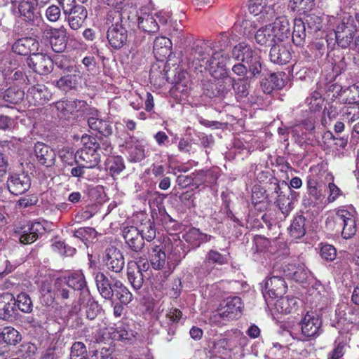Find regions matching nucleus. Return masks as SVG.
Segmentation results:
<instances>
[{
  "mask_svg": "<svg viewBox=\"0 0 359 359\" xmlns=\"http://www.w3.org/2000/svg\"><path fill=\"white\" fill-rule=\"evenodd\" d=\"M189 67L195 72H208L217 81L214 84L213 97L231 95L234 79L228 75L226 66L231 60L222 50H215L210 41H200L191 50Z\"/></svg>",
  "mask_w": 359,
  "mask_h": 359,
  "instance_id": "obj_1",
  "label": "nucleus"
},
{
  "mask_svg": "<svg viewBox=\"0 0 359 359\" xmlns=\"http://www.w3.org/2000/svg\"><path fill=\"white\" fill-rule=\"evenodd\" d=\"M123 13L118 9L109 11L107 15V24L109 25L107 38L111 46L118 49L127 41L128 32L122 25Z\"/></svg>",
  "mask_w": 359,
  "mask_h": 359,
  "instance_id": "obj_2",
  "label": "nucleus"
},
{
  "mask_svg": "<svg viewBox=\"0 0 359 359\" xmlns=\"http://www.w3.org/2000/svg\"><path fill=\"white\" fill-rule=\"evenodd\" d=\"M83 147L75 153V163L88 169L96 168L101 162L98 152L99 144L95 137L83 135L81 137Z\"/></svg>",
  "mask_w": 359,
  "mask_h": 359,
  "instance_id": "obj_3",
  "label": "nucleus"
},
{
  "mask_svg": "<svg viewBox=\"0 0 359 359\" xmlns=\"http://www.w3.org/2000/svg\"><path fill=\"white\" fill-rule=\"evenodd\" d=\"M282 268L278 264H275L271 276L265 281L262 293L268 305L272 304V300L283 296L286 292L287 285L282 277L284 276L283 270H280Z\"/></svg>",
  "mask_w": 359,
  "mask_h": 359,
  "instance_id": "obj_4",
  "label": "nucleus"
},
{
  "mask_svg": "<svg viewBox=\"0 0 359 359\" xmlns=\"http://www.w3.org/2000/svg\"><path fill=\"white\" fill-rule=\"evenodd\" d=\"M320 172L318 166L311 168V174L307 177L306 188L309 198L304 197L303 203L305 205L323 207L326 204L325 196L319 184L318 173Z\"/></svg>",
  "mask_w": 359,
  "mask_h": 359,
  "instance_id": "obj_5",
  "label": "nucleus"
},
{
  "mask_svg": "<svg viewBox=\"0 0 359 359\" xmlns=\"http://www.w3.org/2000/svg\"><path fill=\"white\" fill-rule=\"evenodd\" d=\"M87 108L83 100H60L53 106L52 111L60 119H70L79 116Z\"/></svg>",
  "mask_w": 359,
  "mask_h": 359,
  "instance_id": "obj_6",
  "label": "nucleus"
},
{
  "mask_svg": "<svg viewBox=\"0 0 359 359\" xmlns=\"http://www.w3.org/2000/svg\"><path fill=\"white\" fill-rule=\"evenodd\" d=\"M355 210L353 206L339 208L336 212L335 221L342 226L341 236L348 239L356 233Z\"/></svg>",
  "mask_w": 359,
  "mask_h": 359,
  "instance_id": "obj_7",
  "label": "nucleus"
},
{
  "mask_svg": "<svg viewBox=\"0 0 359 359\" xmlns=\"http://www.w3.org/2000/svg\"><path fill=\"white\" fill-rule=\"evenodd\" d=\"M356 31L355 19L349 14H345L334 31L336 41L342 48H347Z\"/></svg>",
  "mask_w": 359,
  "mask_h": 359,
  "instance_id": "obj_8",
  "label": "nucleus"
},
{
  "mask_svg": "<svg viewBox=\"0 0 359 359\" xmlns=\"http://www.w3.org/2000/svg\"><path fill=\"white\" fill-rule=\"evenodd\" d=\"M150 263L155 270L162 271L164 277H167L174 270L178 262L172 261L170 256H167L160 246L152 244Z\"/></svg>",
  "mask_w": 359,
  "mask_h": 359,
  "instance_id": "obj_9",
  "label": "nucleus"
},
{
  "mask_svg": "<svg viewBox=\"0 0 359 359\" xmlns=\"http://www.w3.org/2000/svg\"><path fill=\"white\" fill-rule=\"evenodd\" d=\"M43 35L48 40L54 52L62 53L66 49L68 35L67 29L63 25L58 28L47 26Z\"/></svg>",
  "mask_w": 359,
  "mask_h": 359,
  "instance_id": "obj_10",
  "label": "nucleus"
},
{
  "mask_svg": "<svg viewBox=\"0 0 359 359\" xmlns=\"http://www.w3.org/2000/svg\"><path fill=\"white\" fill-rule=\"evenodd\" d=\"M243 308V304L239 297H229L221 303L218 315L226 320L237 319L241 316Z\"/></svg>",
  "mask_w": 359,
  "mask_h": 359,
  "instance_id": "obj_11",
  "label": "nucleus"
},
{
  "mask_svg": "<svg viewBox=\"0 0 359 359\" xmlns=\"http://www.w3.org/2000/svg\"><path fill=\"white\" fill-rule=\"evenodd\" d=\"M45 232V225L40 222H28L27 224L18 228L16 231L20 242L23 244L34 243Z\"/></svg>",
  "mask_w": 359,
  "mask_h": 359,
  "instance_id": "obj_12",
  "label": "nucleus"
},
{
  "mask_svg": "<svg viewBox=\"0 0 359 359\" xmlns=\"http://www.w3.org/2000/svg\"><path fill=\"white\" fill-rule=\"evenodd\" d=\"M332 297L329 286L323 285L318 280L309 290V300L314 303L316 306H319L320 309L330 303Z\"/></svg>",
  "mask_w": 359,
  "mask_h": 359,
  "instance_id": "obj_13",
  "label": "nucleus"
},
{
  "mask_svg": "<svg viewBox=\"0 0 359 359\" xmlns=\"http://www.w3.org/2000/svg\"><path fill=\"white\" fill-rule=\"evenodd\" d=\"M67 72L71 73L67 76L61 77L56 81V86L64 91L76 88L80 79H81L85 73L82 71L80 65H69L65 69Z\"/></svg>",
  "mask_w": 359,
  "mask_h": 359,
  "instance_id": "obj_14",
  "label": "nucleus"
},
{
  "mask_svg": "<svg viewBox=\"0 0 359 359\" xmlns=\"http://www.w3.org/2000/svg\"><path fill=\"white\" fill-rule=\"evenodd\" d=\"M33 155L38 164L46 168L55 165L56 154L47 144L38 142L34 146Z\"/></svg>",
  "mask_w": 359,
  "mask_h": 359,
  "instance_id": "obj_15",
  "label": "nucleus"
},
{
  "mask_svg": "<svg viewBox=\"0 0 359 359\" xmlns=\"http://www.w3.org/2000/svg\"><path fill=\"white\" fill-rule=\"evenodd\" d=\"M27 62L31 69L41 75L49 74L53 68L51 58L44 53L36 52L32 54L27 58Z\"/></svg>",
  "mask_w": 359,
  "mask_h": 359,
  "instance_id": "obj_16",
  "label": "nucleus"
},
{
  "mask_svg": "<svg viewBox=\"0 0 359 359\" xmlns=\"http://www.w3.org/2000/svg\"><path fill=\"white\" fill-rule=\"evenodd\" d=\"M7 187L13 195H20L27 191L31 187V180L28 175L11 173L7 180Z\"/></svg>",
  "mask_w": 359,
  "mask_h": 359,
  "instance_id": "obj_17",
  "label": "nucleus"
},
{
  "mask_svg": "<svg viewBox=\"0 0 359 359\" xmlns=\"http://www.w3.org/2000/svg\"><path fill=\"white\" fill-rule=\"evenodd\" d=\"M301 330L305 339L318 336L320 332L322 321L316 313L307 312L300 322Z\"/></svg>",
  "mask_w": 359,
  "mask_h": 359,
  "instance_id": "obj_18",
  "label": "nucleus"
},
{
  "mask_svg": "<svg viewBox=\"0 0 359 359\" xmlns=\"http://www.w3.org/2000/svg\"><path fill=\"white\" fill-rule=\"evenodd\" d=\"M72 30H78L83 27L88 17V11L85 6L76 4L63 13Z\"/></svg>",
  "mask_w": 359,
  "mask_h": 359,
  "instance_id": "obj_19",
  "label": "nucleus"
},
{
  "mask_svg": "<svg viewBox=\"0 0 359 359\" xmlns=\"http://www.w3.org/2000/svg\"><path fill=\"white\" fill-rule=\"evenodd\" d=\"M104 266L111 271L121 272L125 265L123 256L121 251L114 247H109L105 250L103 257Z\"/></svg>",
  "mask_w": 359,
  "mask_h": 359,
  "instance_id": "obj_20",
  "label": "nucleus"
},
{
  "mask_svg": "<svg viewBox=\"0 0 359 359\" xmlns=\"http://www.w3.org/2000/svg\"><path fill=\"white\" fill-rule=\"evenodd\" d=\"M283 274L288 278L302 283L309 281L312 278L311 273L304 264L285 265L283 267Z\"/></svg>",
  "mask_w": 359,
  "mask_h": 359,
  "instance_id": "obj_21",
  "label": "nucleus"
},
{
  "mask_svg": "<svg viewBox=\"0 0 359 359\" xmlns=\"http://www.w3.org/2000/svg\"><path fill=\"white\" fill-rule=\"evenodd\" d=\"M123 147L128 154V160L131 162H140L145 158V149L140 141L134 137L126 140Z\"/></svg>",
  "mask_w": 359,
  "mask_h": 359,
  "instance_id": "obj_22",
  "label": "nucleus"
},
{
  "mask_svg": "<svg viewBox=\"0 0 359 359\" xmlns=\"http://www.w3.org/2000/svg\"><path fill=\"white\" fill-rule=\"evenodd\" d=\"M122 235L126 244L133 251L138 252L143 248L144 241L138 228L134 226L124 227Z\"/></svg>",
  "mask_w": 359,
  "mask_h": 359,
  "instance_id": "obj_23",
  "label": "nucleus"
},
{
  "mask_svg": "<svg viewBox=\"0 0 359 359\" xmlns=\"http://www.w3.org/2000/svg\"><path fill=\"white\" fill-rule=\"evenodd\" d=\"M269 57L271 61L274 64H286L292 57L290 48L282 42L276 43L271 48Z\"/></svg>",
  "mask_w": 359,
  "mask_h": 359,
  "instance_id": "obj_24",
  "label": "nucleus"
},
{
  "mask_svg": "<svg viewBox=\"0 0 359 359\" xmlns=\"http://www.w3.org/2000/svg\"><path fill=\"white\" fill-rule=\"evenodd\" d=\"M39 47V41L34 38L25 37L18 39L13 45L12 49L14 53L27 55L35 53Z\"/></svg>",
  "mask_w": 359,
  "mask_h": 359,
  "instance_id": "obj_25",
  "label": "nucleus"
},
{
  "mask_svg": "<svg viewBox=\"0 0 359 359\" xmlns=\"http://www.w3.org/2000/svg\"><path fill=\"white\" fill-rule=\"evenodd\" d=\"M137 22L139 29L151 34L158 32L159 27L152 14L146 12V9L137 13Z\"/></svg>",
  "mask_w": 359,
  "mask_h": 359,
  "instance_id": "obj_26",
  "label": "nucleus"
},
{
  "mask_svg": "<svg viewBox=\"0 0 359 359\" xmlns=\"http://www.w3.org/2000/svg\"><path fill=\"white\" fill-rule=\"evenodd\" d=\"M269 25L278 42H283L290 34L289 20L284 16L277 18L273 23Z\"/></svg>",
  "mask_w": 359,
  "mask_h": 359,
  "instance_id": "obj_27",
  "label": "nucleus"
},
{
  "mask_svg": "<svg viewBox=\"0 0 359 359\" xmlns=\"http://www.w3.org/2000/svg\"><path fill=\"white\" fill-rule=\"evenodd\" d=\"M4 105L6 107H13L12 105L19 104L25 97V92L17 86L8 88L0 95Z\"/></svg>",
  "mask_w": 359,
  "mask_h": 359,
  "instance_id": "obj_28",
  "label": "nucleus"
},
{
  "mask_svg": "<svg viewBox=\"0 0 359 359\" xmlns=\"http://www.w3.org/2000/svg\"><path fill=\"white\" fill-rule=\"evenodd\" d=\"M15 298L9 292L0 295V319L7 320L10 319L15 311Z\"/></svg>",
  "mask_w": 359,
  "mask_h": 359,
  "instance_id": "obj_29",
  "label": "nucleus"
},
{
  "mask_svg": "<svg viewBox=\"0 0 359 359\" xmlns=\"http://www.w3.org/2000/svg\"><path fill=\"white\" fill-rule=\"evenodd\" d=\"M69 285L74 290H80L81 296L89 299V290L86 285V281L81 271H75L69 276H65Z\"/></svg>",
  "mask_w": 359,
  "mask_h": 359,
  "instance_id": "obj_30",
  "label": "nucleus"
},
{
  "mask_svg": "<svg viewBox=\"0 0 359 359\" xmlns=\"http://www.w3.org/2000/svg\"><path fill=\"white\" fill-rule=\"evenodd\" d=\"M97 290L100 295L107 300H111L114 297V283L111 284L109 278L102 273H97L95 277Z\"/></svg>",
  "mask_w": 359,
  "mask_h": 359,
  "instance_id": "obj_31",
  "label": "nucleus"
},
{
  "mask_svg": "<svg viewBox=\"0 0 359 359\" xmlns=\"http://www.w3.org/2000/svg\"><path fill=\"white\" fill-rule=\"evenodd\" d=\"M258 51L252 49V47L245 42H241L236 45L232 50V57L238 61L243 62H249V60Z\"/></svg>",
  "mask_w": 359,
  "mask_h": 359,
  "instance_id": "obj_32",
  "label": "nucleus"
},
{
  "mask_svg": "<svg viewBox=\"0 0 359 359\" xmlns=\"http://www.w3.org/2000/svg\"><path fill=\"white\" fill-rule=\"evenodd\" d=\"M37 4L30 0H22L18 4V11L24 20L34 24L38 20L36 7Z\"/></svg>",
  "mask_w": 359,
  "mask_h": 359,
  "instance_id": "obj_33",
  "label": "nucleus"
},
{
  "mask_svg": "<svg viewBox=\"0 0 359 359\" xmlns=\"http://www.w3.org/2000/svg\"><path fill=\"white\" fill-rule=\"evenodd\" d=\"M171 41L165 36L156 37L154 42V53L158 60H163L171 53Z\"/></svg>",
  "mask_w": 359,
  "mask_h": 359,
  "instance_id": "obj_34",
  "label": "nucleus"
},
{
  "mask_svg": "<svg viewBox=\"0 0 359 359\" xmlns=\"http://www.w3.org/2000/svg\"><path fill=\"white\" fill-rule=\"evenodd\" d=\"M212 236L203 233L198 229H190L183 235V238L193 247H198L203 243L211 241Z\"/></svg>",
  "mask_w": 359,
  "mask_h": 359,
  "instance_id": "obj_35",
  "label": "nucleus"
},
{
  "mask_svg": "<svg viewBox=\"0 0 359 359\" xmlns=\"http://www.w3.org/2000/svg\"><path fill=\"white\" fill-rule=\"evenodd\" d=\"M128 279L134 290H139L144 283V275L138 270V266L135 262H130L128 264Z\"/></svg>",
  "mask_w": 359,
  "mask_h": 359,
  "instance_id": "obj_36",
  "label": "nucleus"
},
{
  "mask_svg": "<svg viewBox=\"0 0 359 359\" xmlns=\"http://www.w3.org/2000/svg\"><path fill=\"white\" fill-rule=\"evenodd\" d=\"M88 123L92 130L97 131L105 137L112 133V127L106 120L92 116L88 118Z\"/></svg>",
  "mask_w": 359,
  "mask_h": 359,
  "instance_id": "obj_37",
  "label": "nucleus"
},
{
  "mask_svg": "<svg viewBox=\"0 0 359 359\" xmlns=\"http://www.w3.org/2000/svg\"><path fill=\"white\" fill-rule=\"evenodd\" d=\"M325 179L328 182L327 187V197L325 198L326 204L334 202L342 195L341 190L334 183V176L330 173L323 171Z\"/></svg>",
  "mask_w": 359,
  "mask_h": 359,
  "instance_id": "obj_38",
  "label": "nucleus"
},
{
  "mask_svg": "<svg viewBox=\"0 0 359 359\" xmlns=\"http://www.w3.org/2000/svg\"><path fill=\"white\" fill-rule=\"evenodd\" d=\"M114 296L120 303L128 304L133 300V294L129 290L118 280L114 281Z\"/></svg>",
  "mask_w": 359,
  "mask_h": 359,
  "instance_id": "obj_39",
  "label": "nucleus"
},
{
  "mask_svg": "<svg viewBox=\"0 0 359 359\" xmlns=\"http://www.w3.org/2000/svg\"><path fill=\"white\" fill-rule=\"evenodd\" d=\"M72 287L69 285L65 277L57 278L54 281L53 294L57 298L67 299L71 295Z\"/></svg>",
  "mask_w": 359,
  "mask_h": 359,
  "instance_id": "obj_40",
  "label": "nucleus"
},
{
  "mask_svg": "<svg viewBox=\"0 0 359 359\" xmlns=\"http://www.w3.org/2000/svg\"><path fill=\"white\" fill-rule=\"evenodd\" d=\"M305 22L301 18H296L294 20V28L292 32V41L298 46H303L306 39Z\"/></svg>",
  "mask_w": 359,
  "mask_h": 359,
  "instance_id": "obj_41",
  "label": "nucleus"
},
{
  "mask_svg": "<svg viewBox=\"0 0 359 359\" xmlns=\"http://www.w3.org/2000/svg\"><path fill=\"white\" fill-rule=\"evenodd\" d=\"M279 297L274 304L275 309L278 313L287 314L292 313L296 309L297 300L294 298L282 296Z\"/></svg>",
  "mask_w": 359,
  "mask_h": 359,
  "instance_id": "obj_42",
  "label": "nucleus"
},
{
  "mask_svg": "<svg viewBox=\"0 0 359 359\" xmlns=\"http://www.w3.org/2000/svg\"><path fill=\"white\" fill-rule=\"evenodd\" d=\"M248 10L250 13L255 16L261 14L264 17L265 15L273 13V9L271 6H266L263 0H250L248 4Z\"/></svg>",
  "mask_w": 359,
  "mask_h": 359,
  "instance_id": "obj_43",
  "label": "nucleus"
},
{
  "mask_svg": "<svg viewBox=\"0 0 359 359\" xmlns=\"http://www.w3.org/2000/svg\"><path fill=\"white\" fill-rule=\"evenodd\" d=\"M264 91L270 93L273 89H280L284 86V80L281 74L273 73L262 83Z\"/></svg>",
  "mask_w": 359,
  "mask_h": 359,
  "instance_id": "obj_44",
  "label": "nucleus"
},
{
  "mask_svg": "<svg viewBox=\"0 0 359 359\" xmlns=\"http://www.w3.org/2000/svg\"><path fill=\"white\" fill-rule=\"evenodd\" d=\"M255 39L261 46L266 45L269 42H276L269 25L259 28L255 34Z\"/></svg>",
  "mask_w": 359,
  "mask_h": 359,
  "instance_id": "obj_45",
  "label": "nucleus"
},
{
  "mask_svg": "<svg viewBox=\"0 0 359 359\" xmlns=\"http://www.w3.org/2000/svg\"><path fill=\"white\" fill-rule=\"evenodd\" d=\"M290 236L295 238H300L305 235V218L298 215L294 218L289 228Z\"/></svg>",
  "mask_w": 359,
  "mask_h": 359,
  "instance_id": "obj_46",
  "label": "nucleus"
},
{
  "mask_svg": "<svg viewBox=\"0 0 359 359\" xmlns=\"http://www.w3.org/2000/svg\"><path fill=\"white\" fill-rule=\"evenodd\" d=\"M105 166L112 176L119 175L125 168L123 159L120 156L109 157Z\"/></svg>",
  "mask_w": 359,
  "mask_h": 359,
  "instance_id": "obj_47",
  "label": "nucleus"
},
{
  "mask_svg": "<svg viewBox=\"0 0 359 359\" xmlns=\"http://www.w3.org/2000/svg\"><path fill=\"white\" fill-rule=\"evenodd\" d=\"M314 6V0H290L289 1V7L291 10L299 14H305L310 12Z\"/></svg>",
  "mask_w": 359,
  "mask_h": 359,
  "instance_id": "obj_48",
  "label": "nucleus"
},
{
  "mask_svg": "<svg viewBox=\"0 0 359 359\" xmlns=\"http://www.w3.org/2000/svg\"><path fill=\"white\" fill-rule=\"evenodd\" d=\"M173 88L175 91L182 95L188 94L190 89V81L187 72H181L179 73Z\"/></svg>",
  "mask_w": 359,
  "mask_h": 359,
  "instance_id": "obj_49",
  "label": "nucleus"
},
{
  "mask_svg": "<svg viewBox=\"0 0 359 359\" xmlns=\"http://www.w3.org/2000/svg\"><path fill=\"white\" fill-rule=\"evenodd\" d=\"M135 337L133 332L129 330L128 326L120 325L117 326L114 332L112 333V338L115 340H118L125 342H130Z\"/></svg>",
  "mask_w": 359,
  "mask_h": 359,
  "instance_id": "obj_50",
  "label": "nucleus"
},
{
  "mask_svg": "<svg viewBox=\"0 0 359 359\" xmlns=\"http://www.w3.org/2000/svg\"><path fill=\"white\" fill-rule=\"evenodd\" d=\"M74 236L81 239L87 246L88 243L93 242L97 236V231L91 227L80 228L74 232Z\"/></svg>",
  "mask_w": 359,
  "mask_h": 359,
  "instance_id": "obj_51",
  "label": "nucleus"
},
{
  "mask_svg": "<svg viewBox=\"0 0 359 359\" xmlns=\"http://www.w3.org/2000/svg\"><path fill=\"white\" fill-rule=\"evenodd\" d=\"M306 102L309 107L310 111L315 114L316 112L321 109L324 99L319 92L314 91L306 98Z\"/></svg>",
  "mask_w": 359,
  "mask_h": 359,
  "instance_id": "obj_52",
  "label": "nucleus"
},
{
  "mask_svg": "<svg viewBox=\"0 0 359 359\" xmlns=\"http://www.w3.org/2000/svg\"><path fill=\"white\" fill-rule=\"evenodd\" d=\"M1 338L5 343L10 345H15L21 340L20 333L11 327H5L1 334Z\"/></svg>",
  "mask_w": 359,
  "mask_h": 359,
  "instance_id": "obj_53",
  "label": "nucleus"
},
{
  "mask_svg": "<svg viewBox=\"0 0 359 359\" xmlns=\"http://www.w3.org/2000/svg\"><path fill=\"white\" fill-rule=\"evenodd\" d=\"M203 175V172H198L189 175H180L177 178V184L182 188H186L190 185L198 186L199 181L197 177Z\"/></svg>",
  "mask_w": 359,
  "mask_h": 359,
  "instance_id": "obj_54",
  "label": "nucleus"
},
{
  "mask_svg": "<svg viewBox=\"0 0 359 359\" xmlns=\"http://www.w3.org/2000/svg\"><path fill=\"white\" fill-rule=\"evenodd\" d=\"M70 359H88L87 348L84 343L75 341L70 349Z\"/></svg>",
  "mask_w": 359,
  "mask_h": 359,
  "instance_id": "obj_55",
  "label": "nucleus"
},
{
  "mask_svg": "<svg viewBox=\"0 0 359 359\" xmlns=\"http://www.w3.org/2000/svg\"><path fill=\"white\" fill-rule=\"evenodd\" d=\"M290 133L295 142L302 146L308 140V133L303 128L302 124H295L290 127Z\"/></svg>",
  "mask_w": 359,
  "mask_h": 359,
  "instance_id": "obj_56",
  "label": "nucleus"
},
{
  "mask_svg": "<svg viewBox=\"0 0 359 359\" xmlns=\"http://www.w3.org/2000/svg\"><path fill=\"white\" fill-rule=\"evenodd\" d=\"M15 306L24 313H30L32 311V300L25 292H22L17 296Z\"/></svg>",
  "mask_w": 359,
  "mask_h": 359,
  "instance_id": "obj_57",
  "label": "nucleus"
},
{
  "mask_svg": "<svg viewBox=\"0 0 359 359\" xmlns=\"http://www.w3.org/2000/svg\"><path fill=\"white\" fill-rule=\"evenodd\" d=\"M80 301L82 304H83L85 301L87 302V307L86 311V317L90 320L95 319L100 309L98 304L91 299L90 294L89 299L81 297Z\"/></svg>",
  "mask_w": 359,
  "mask_h": 359,
  "instance_id": "obj_58",
  "label": "nucleus"
},
{
  "mask_svg": "<svg viewBox=\"0 0 359 359\" xmlns=\"http://www.w3.org/2000/svg\"><path fill=\"white\" fill-rule=\"evenodd\" d=\"M140 230L141 236L143 241H151L156 237V230L153 223L150 220H147L141 225Z\"/></svg>",
  "mask_w": 359,
  "mask_h": 359,
  "instance_id": "obj_59",
  "label": "nucleus"
},
{
  "mask_svg": "<svg viewBox=\"0 0 359 359\" xmlns=\"http://www.w3.org/2000/svg\"><path fill=\"white\" fill-rule=\"evenodd\" d=\"M51 248L53 251L65 256H72L76 252L75 248L66 245L65 243L61 241H55L53 242L51 245Z\"/></svg>",
  "mask_w": 359,
  "mask_h": 359,
  "instance_id": "obj_60",
  "label": "nucleus"
},
{
  "mask_svg": "<svg viewBox=\"0 0 359 359\" xmlns=\"http://www.w3.org/2000/svg\"><path fill=\"white\" fill-rule=\"evenodd\" d=\"M61 11H62V9L60 6L52 4L46 9L44 15L46 20L50 22H56L61 18Z\"/></svg>",
  "mask_w": 359,
  "mask_h": 359,
  "instance_id": "obj_61",
  "label": "nucleus"
},
{
  "mask_svg": "<svg viewBox=\"0 0 359 359\" xmlns=\"http://www.w3.org/2000/svg\"><path fill=\"white\" fill-rule=\"evenodd\" d=\"M40 292L45 298L47 296L46 304L51 303L54 299L53 289L52 288V280L50 278H46L41 281Z\"/></svg>",
  "mask_w": 359,
  "mask_h": 359,
  "instance_id": "obj_62",
  "label": "nucleus"
},
{
  "mask_svg": "<svg viewBox=\"0 0 359 359\" xmlns=\"http://www.w3.org/2000/svg\"><path fill=\"white\" fill-rule=\"evenodd\" d=\"M345 103L351 104L359 102V87L352 86L344 91Z\"/></svg>",
  "mask_w": 359,
  "mask_h": 359,
  "instance_id": "obj_63",
  "label": "nucleus"
},
{
  "mask_svg": "<svg viewBox=\"0 0 359 359\" xmlns=\"http://www.w3.org/2000/svg\"><path fill=\"white\" fill-rule=\"evenodd\" d=\"M277 203L281 212L285 216L293 209L292 200L285 195H279V198H277Z\"/></svg>",
  "mask_w": 359,
  "mask_h": 359,
  "instance_id": "obj_64",
  "label": "nucleus"
}]
</instances>
